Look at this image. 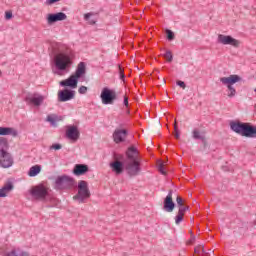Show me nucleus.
<instances>
[{
    "label": "nucleus",
    "mask_w": 256,
    "mask_h": 256,
    "mask_svg": "<svg viewBox=\"0 0 256 256\" xmlns=\"http://www.w3.org/2000/svg\"><path fill=\"white\" fill-rule=\"evenodd\" d=\"M124 159V169L129 177H137L141 173V158L137 147L130 146L126 150Z\"/></svg>",
    "instance_id": "1"
},
{
    "label": "nucleus",
    "mask_w": 256,
    "mask_h": 256,
    "mask_svg": "<svg viewBox=\"0 0 256 256\" xmlns=\"http://www.w3.org/2000/svg\"><path fill=\"white\" fill-rule=\"evenodd\" d=\"M230 129L241 137L256 139V126L251 125V123L232 121L230 122Z\"/></svg>",
    "instance_id": "2"
},
{
    "label": "nucleus",
    "mask_w": 256,
    "mask_h": 256,
    "mask_svg": "<svg viewBox=\"0 0 256 256\" xmlns=\"http://www.w3.org/2000/svg\"><path fill=\"white\" fill-rule=\"evenodd\" d=\"M89 197H91L89 184L85 180H80L78 182V192L73 197L74 201H78V203H85V199H89Z\"/></svg>",
    "instance_id": "3"
},
{
    "label": "nucleus",
    "mask_w": 256,
    "mask_h": 256,
    "mask_svg": "<svg viewBox=\"0 0 256 256\" xmlns=\"http://www.w3.org/2000/svg\"><path fill=\"white\" fill-rule=\"evenodd\" d=\"M242 78L239 75H230L229 77H222L220 78V81L223 85L227 86L228 89V97L233 98L235 97V95H237V90H235V87H233V85H235V83H239V81H241Z\"/></svg>",
    "instance_id": "4"
},
{
    "label": "nucleus",
    "mask_w": 256,
    "mask_h": 256,
    "mask_svg": "<svg viewBox=\"0 0 256 256\" xmlns=\"http://www.w3.org/2000/svg\"><path fill=\"white\" fill-rule=\"evenodd\" d=\"M71 57L67 54L59 53L54 57V64L58 71H65L72 65Z\"/></svg>",
    "instance_id": "5"
},
{
    "label": "nucleus",
    "mask_w": 256,
    "mask_h": 256,
    "mask_svg": "<svg viewBox=\"0 0 256 256\" xmlns=\"http://www.w3.org/2000/svg\"><path fill=\"white\" fill-rule=\"evenodd\" d=\"M100 99L103 105H113L117 101V92L108 87H104L100 94Z\"/></svg>",
    "instance_id": "6"
},
{
    "label": "nucleus",
    "mask_w": 256,
    "mask_h": 256,
    "mask_svg": "<svg viewBox=\"0 0 256 256\" xmlns=\"http://www.w3.org/2000/svg\"><path fill=\"white\" fill-rule=\"evenodd\" d=\"M30 194L37 201H45L47 195H49V189L42 184H39L30 190Z\"/></svg>",
    "instance_id": "7"
},
{
    "label": "nucleus",
    "mask_w": 256,
    "mask_h": 256,
    "mask_svg": "<svg viewBox=\"0 0 256 256\" xmlns=\"http://www.w3.org/2000/svg\"><path fill=\"white\" fill-rule=\"evenodd\" d=\"M56 189H73L75 179L70 176H58L55 180Z\"/></svg>",
    "instance_id": "8"
},
{
    "label": "nucleus",
    "mask_w": 256,
    "mask_h": 256,
    "mask_svg": "<svg viewBox=\"0 0 256 256\" xmlns=\"http://www.w3.org/2000/svg\"><path fill=\"white\" fill-rule=\"evenodd\" d=\"M25 103H27V105H34L35 107H41V105H43V101H45V96L34 92H28L26 93V96L24 98Z\"/></svg>",
    "instance_id": "9"
},
{
    "label": "nucleus",
    "mask_w": 256,
    "mask_h": 256,
    "mask_svg": "<svg viewBox=\"0 0 256 256\" xmlns=\"http://www.w3.org/2000/svg\"><path fill=\"white\" fill-rule=\"evenodd\" d=\"M66 137L73 143H77L81 137V131H79V127L77 125H69L66 129Z\"/></svg>",
    "instance_id": "10"
},
{
    "label": "nucleus",
    "mask_w": 256,
    "mask_h": 256,
    "mask_svg": "<svg viewBox=\"0 0 256 256\" xmlns=\"http://www.w3.org/2000/svg\"><path fill=\"white\" fill-rule=\"evenodd\" d=\"M127 135H129V132L126 129L116 128L112 134V139L114 143L119 145V143H125Z\"/></svg>",
    "instance_id": "11"
},
{
    "label": "nucleus",
    "mask_w": 256,
    "mask_h": 256,
    "mask_svg": "<svg viewBox=\"0 0 256 256\" xmlns=\"http://www.w3.org/2000/svg\"><path fill=\"white\" fill-rule=\"evenodd\" d=\"M218 43L222 45H232V47H239V45H241L239 40L223 34L218 35Z\"/></svg>",
    "instance_id": "12"
},
{
    "label": "nucleus",
    "mask_w": 256,
    "mask_h": 256,
    "mask_svg": "<svg viewBox=\"0 0 256 256\" xmlns=\"http://www.w3.org/2000/svg\"><path fill=\"white\" fill-rule=\"evenodd\" d=\"M163 209L166 213H173L175 210V202H173V190H169L168 195L164 199Z\"/></svg>",
    "instance_id": "13"
},
{
    "label": "nucleus",
    "mask_w": 256,
    "mask_h": 256,
    "mask_svg": "<svg viewBox=\"0 0 256 256\" xmlns=\"http://www.w3.org/2000/svg\"><path fill=\"white\" fill-rule=\"evenodd\" d=\"M71 99H75V90L64 89L58 92V101L61 103L71 101Z\"/></svg>",
    "instance_id": "14"
},
{
    "label": "nucleus",
    "mask_w": 256,
    "mask_h": 256,
    "mask_svg": "<svg viewBox=\"0 0 256 256\" xmlns=\"http://www.w3.org/2000/svg\"><path fill=\"white\" fill-rule=\"evenodd\" d=\"M67 19V14L64 12H57L54 14H48L47 23L48 25H53V23H57V21H65Z\"/></svg>",
    "instance_id": "15"
},
{
    "label": "nucleus",
    "mask_w": 256,
    "mask_h": 256,
    "mask_svg": "<svg viewBox=\"0 0 256 256\" xmlns=\"http://www.w3.org/2000/svg\"><path fill=\"white\" fill-rule=\"evenodd\" d=\"M13 166V157L9 152L3 153L0 155V167L3 169H9V167Z\"/></svg>",
    "instance_id": "16"
},
{
    "label": "nucleus",
    "mask_w": 256,
    "mask_h": 256,
    "mask_svg": "<svg viewBox=\"0 0 256 256\" xmlns=\"http://www.w3.org/2000/svg\"><path fill=\"white\" fill-rule=\"evenodd\" d=\"M77 83H79V78L75 74H72L66 80L60 81L61 87H70V89H77Z\"/></svg>",
    "instance_id": "17"
},
{
    "label": "nucleus",
    "mask_w": 256,
    "mask_h": 256,
    "mask_svg": "<svg viewBox=\"0 0 256 256\" xmlns=\"http://www.w3.org/2000/svg\"><path fill=\"white\" fill-rule=\"evenodd\" d=\"M10 135L11 137H19V131L13 127H0V137Z\"/></svg>",
    "instance_id": "18"
},
{
    "label": "nucleus",
    "mask_w": 256,
    "mask_h": 256,
    "mask_svg": "<svg viewBox=\"0 0 256 256\" xmlns=\"http://www.w3.org/2000/svg\"><path fill=\"white\" fill-rule=\"evenodd\" d=\"M110 167L116 175H121L123 173V169H125V160L121 161H114L110 163Z\"/></svg>",
    "instance_id": "19"
},
{
    "label": "nucleus",
    "mask_w": 256,
    "mask_h": 256,
    "mask_svg": "<svg viewBox=\"0 0 256 256\" xmlns=\"http://www.w3.org/2000/svg\"><path fill=\"white\" fill-rule=\"evenodd\" d=\"M89 172V166L86 164H76L73 169V174L77 177L81 175H85V173Z\"/></svg>",
    "instance_id": "20"
},
{
    "label": "nucleus",
    "mask_w": 256,
    "mask_h": 256,
    "mask_svg": "<svg viewBox=\"0 0 256 256\" xmlns=\"http://www.w3.org/2000/svg\"><path fill=\"white\" fill-rule=\"evenodd\" d=\"M86 73H87V64H85V62H80L74 73L75 77L77 79H81V77H84Z\"/></svg>",
    "instance_id": "21"
},
{
    "label": "nucleus",
    "mask_w": 256,
    "mask_h": 256,
    "mask_svg": "<svg viewBox=\"0 0 256 256\" xmlns=\"http://www.w3.org/2000/svg\"><path fill=\"white\" fill-rule=\"evenodd\" d=\"M189 211V206L183 205L179 210L177 215L175 216V223L176 225H180L181 222L183 221V217L185 216V212Z\"/></svg>",
    "instance_id": "22"
},
{
    "label": "nucleus",
    "mask_w": 256,
    "mask_h": 256,
    "mask_svg": "<svg viewBox=\"0 0 256 256\" xmlns=\"http://www.w3.org/2000/svg\"><path fill=\"white\" fill-rule=\"evenodd\" d=\"M13 182H7L1 189H0V197H7V193L13 191Z\"/></svg>",
    "instance_id": "23"
},
{
    "label": "nucleus",
    "mask_w": 256,
    "mask_h": 256,
    "mask_svg": "<svg viewBox=\"0 0 256 256\" xmlns=\"http://www.w3.org/2000/svg\"><path fill=\"white\" fill-rule=\"evenodd\" d=\"M7 149H9V142L4 137H0V155L3 153H7Z\"/></svg>",
    "instance_id": "24"
},
{
    "label": "nucleus",
    "mask_w": 256,
    "mask_h": 256,
    "mask_svg": "<svg viewBox=\"0 0 256 256\" xmlns=\"http://www.w3.org/2000/svg\"><path fill=\"white\" fill-rule=\"evenodd\" d=\"M40 173H41V166L35 165L30 168L28 175L29 177H37V175Z\"/></svg>",
    "instance_id": "25"
},
{
    "label": "nucleus",
    "mask_w": 256,
    "mask_h": 256,
    "mask_svg": "<svg viewBox=\"0 0 256 256\" xmlns=\"http://www.w3.org/2000/svg\"><path fill=\"white\" fill-rule=\"evenodd\" d=\"M193 139H200L201 141H205V135L201 134V132L197 129L192 131Z\"/></svg>",
    "instance_id": "26"
},
{
    "label": "nucleus",
    "mask_w": 256,
    "mask_h": 256,
    "mask_svg": "<svg viewBox=\"0 0 256 256\" xmlns=\"http://www.w3.org/2000/svg\"><path fill=\"white\" fill-rule=\"evenodd\" d=\"M12 256H29V254L25 251H21V250H12L11 252Z\"/></svg>",
    "instance_id": "27"
},
{
    "label": "nucleus",
    "mask_w": 256,
    "mask_h": 256,
    "mask_svg": "<svg viewBox=\"0 0 256 256\" xmlns=\"http://www.w3.org/2000/svg\"><path fill=\"white\" fill-rule=\"evenodd\" d=\"M90 18H91V13L84 14L85 21H89V25H95L97 23V21L96 20H90Z\"/></svg>",
    "instance_id": "28"
},
{
    "label": "nucleus",
    "mask_w": 256,
    "mask_h": 256,
    "mask_svg": "<svg viewBox=\"0 0 256 256\" xmlns=\"http://www.w3.org/2000/svg\"><path fill=\"white\" fill-rule=\"evenodd\" d=\"M164 57L168 61V63H171V61H173V53H171V50H167L164 54Z\"/></svg>",
    "instance_id": "29"
},
{
    "label": "nucleus",
    "mask_w": 256,
    "mask_h": 256,
    "mask_svg": "<svg viewBox=\"0 0 256 256\" xmlns=\"http://www.w3.org/2000/svg\"><path fill=\"white\" fill-rule=\"evenodd\" d=\"M166 34L168 41H173V39H175V33H173V31L167 29Z\"/></svg>",
    "instance_id": "30"
},
{
    "label": "nucleus",
    "mask_w": 256,
    "mask_h": 256,
    "mask_svg": "<svg viewBox=\"0 0 256 256\" xmlns=\"http://www.w3.org/2000/svg\"><path fill=\"white\" fill-rule=\"evenodd\" d=\"M46 121H48V123H51L52 127H57V120H55V118H53L52 116H47Z\"/></svg>",
    "instance_id": "31"
},
{
    "label": "nucleus",
    "mask_w": 256,
    "mask_h": 256,
    "mask_svg": "<svg viewBox=\"0 0 256 256\" xmlns=\"http://www.w3.org/2000/svg\"><path fill=\"white\" fill-rule=\"evenodd\" d=\"M203 245H199L195 248L194 253L197 255H200L201 253H205V249L203 248Z\"/></svg>",
    "instance_id": "32"
},
{
    "label": "nucleus",
    "mask_w": 256,
    "mask_h": 256,
    "mask_svg": "<svg viewBox=\"0 0 256 256\" xmlns=\"http://www.w3.org/2000/svg\"><path fill=\"white\" fill-rule=\"evenodd\" d=\"M176 203H177L178 210H180L182 208V206L184 205L183 198H181V196H177Z\"/></svg>",
    "instance_id": "33"
},
{
    "label": "nucleus",
    "mask_w": 256,
    "mask_h": 256,
    "mask_svg": "<svg viewBox=\"0 0 256 256\" xmlns=\"http://www.w3.org/2000/svg\"><path fill=\"white\" fill-rule=\"evenodd\" d=\"M118 68H119L120 79L122 81H125V70L120 65L118 66Z\"/></svg>",
    "instance_id": "34"
},
{
    "label": "nucleus",
    "mask_w": 256,
    "mask_h": 256,
    "mask_svg": "<svg viewBox=\"0 0 256 256\" xmlns=\"http://www.w3.org/2000/svg\"><path fill=\"white\" fill-rule=\"evenodd\" d=\"M53 149L54 151H59L60 149H63V146L61 144H53L52 146H50V151Z\"/></svg>",
    "instance_id": "35"
},
{
    "label": "nucleus",
    "mask_w": 256,
    "mask_h": 256,
    "mask_svg": "<svg viewBox=\"0 0 256 256\" xmlns=\"http://www.w3.org/2000/svg\"><path fill=\"white\" fill-rule=\"evenodd\" d=\"M158 170L161 173V175H167V172H165V167L163 163H160L158 166Z\"/></svg>",
    "instance_id": "36"
},
{
    "label": "nucleus",
    "mask_w": 256,
    "mask_h": 256,
    "mask_svg": "<svg viewBox=\"0 0 256 256\" xmlns=\"http://www.w3.org/2000/svg\"><path fill=\"white\" fill-rule=\"evenodd\" d=\"M5 19H6V21H10V19H13V12L12 11H6L5 12Z\"/></svg>",
    "instance_id": "37"
},
{
    "label": "nucleus",
    "mask_w": 256,
    "mask_h": 256,
    "mask_svg": "<svg viewBox=\"0 0 256 256\" xmlns=\"http://www.w3.org/2000/svg\"><path fill=\"white\" fill-rule=\"evenodd\" d=\"M78 92L80 93V95H85V93H87V87L86 86H81L78 89Z\"/></svg>",
    "instance_id": "38"
},
{
    "label": "nucleus",
    "mask_w": 256,
    "mask_h": 256,
    "mask_svg": "<svg viewBox=\"0 0 256 256\" xmlns=\"http://www.w3.org/2000/svg\"><path fill=\"white\" fill-rule=\"evenodd\" d=\"M177 85H178V87H181L182 89H185L187 87L185 82H183L181 80L177 81Z\"/></svg>",
    "instance_id": "39"
},
{
    "label": "nucleus",
    "mask_w": 256,
    "mask_h": 256,
    "mask_svg": "<svg viewBox=\"0 0 256 256\" xmlns=\"http://www.w3.org/2000/svg\"><path fill=\"white\" fill-rule=\"evenodd\" d=\"M61 0H46L47 5H53L54 3H59Z\"/></svg>",
    "instance_id": "40"
},
{
    "label": "nucleus",
    "mask_w": 256,
    "mask_h": 256,
    "mask_svg": "<svg viewBox=\"0 0 256 256\" xmlns=\"http://www.w3.org/2000/svg\"><path fill=\"white\" fill-rule=\"evenodd\" d=\"M124 106L129 107V98L127 96H124Z\"/></svg>",
    "instance_id": "41"
},
{
    "label": "nucleus",
    "mask_w": 256,
    "mask_h": 256,
    "mask_svg": "<svg viewBox=\"0 0 256 256\" xmlns=\"http://www.w3.org/2000/svg\"><path fill=\"white\" fill-rule=\"evenodd\" d=\"M175 137L176 139H179V137H181V135L179 134V131H176Z\"/></svg>",
    "instance_id": "42"
},
{
    "label": "nucleus",
    "mask_w": 256,
    "mask_h": 256,
    "mask_svg": "<svg viewBox=\"0 0 256 256\" xmlns=\"http://www.w3.org/2000/svg\"><path fill=\"white\" fill-rule=\"evenodd\" d=\"M174 130H175V132L179 131V129L177 128V122H175V124H174Z\"/></svg>",
    "instance_id": "43"
},
{
    "label": "nucleus",
    "mask_w": 256,
    "mask_h": 256,
    "mask_svg": "<svg viewBox=\"0 0 256 256\" xmlns=\"http://www.w3.org/2000/svg\"><path fill=\"white\" fill-rule=\"evenodd\" d=\"M192 240L195 241V236L194 235H192Z\"/></svg>",
    "instance_id": "44"
},
{
    "label": "nucleus",
    "mask_w": 256,
    "mask_h": 256,
    "mask_svg": "<svg viewBox=\"0 0 256 256\" xmlns=\"http://www.w3.org/2000/svg\"><path fill=\"white\" fill-rule=\"evenodd\" d=\"M254 92L256 93V88L254 89Z\"/></svg>",
    "instance_id": "45"
},
{
    "label": "nucleus",
    "mask_w": 256,
    "mask_h": 256,
    "mask_svg": "<svg viewBox=\"0 0 256 256\" xmlns=\"http://www.w3.org/2000/svg\"><path fill=\"white\" fill-rule=\"evenodd\" d=\"M0 75H1V71H0Z\"/></svg>",
    "instance_id": "46"
}]
</instances>
